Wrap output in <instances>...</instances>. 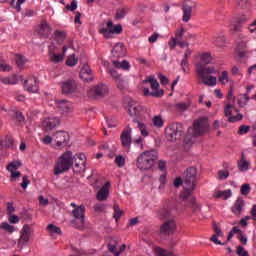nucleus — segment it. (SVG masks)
Instances as JSON below:
<instances>
[{"instance_id": "37", "label": "nucleus", "mask_w": 256, "mask_h": 256, "mask_svg": "<svg viewBox=\"0 0 256 256\" xmlns=\"http://www.w3.org/2000/svg\"><path fill=\"white\" fill-rule=\"evenodd\" d=\"M18 81L19 79L15 75L9 77H0V82H2L3 85H17Z\"/></svg>"}, {"instance_id": "41", "label": "nucleus", "mask_w": 256, "mask_h": 256, "mask_svg": "<svg viewBox=\"0 0 256 256\" xmlns=\"http://www.w3.org/2000/svg\"><path fill=\"white\" fill-rule=\"evenodd\" d=\"M232 192L231 190H224V191H218L215 193V197L216 199H221V197H223V199L227 200L229 199V197H231Z\"/></svg>"}, {"instance_id": "2", "label": "nucleus", "mask_w": 256, "mask_h": 256, "mask_svg": "<svg viewBox=\"0 0 256 256\" xmlns=\"http://www.w3.org/2000/svg\"><path fill=\"white\" fill-rule=\"evenodd\" d=\"M75 163V157L73 156V152L68 150L64 152L60 157H58L56 164L54 166V175H63V173H67Z\"/></svg>"}, {"instance_id": "50", "label": "nucleus", "mask_w": 256, "mask_h": 256, "mask_svg": "<svg viewBox=\"0 0 256 256\" xmlns=\"http://www.w3.org/2000/svg\"><path fill=\"white\" fill-rule=\"evenodd\" d=\"M233 107H235V103H229L225 106L224 108V115L226 117H231L232 113H233Z\"/></svg>"}, {"instance_id": "38", "label": "nucleus", "mask_w": 256, "mask_h": 256, "mask_svg": "<svg viewBox=\"0 0 256 256\" xmlns=\"http://www.w3.org/2000/svg\"><path fill=\"white\" fill-rule=\"evenodd\" d=\"M245 49H247V43L246 42L241 41L237 44L236 51H237L238 56L240 58L246 57L247 51Z\"/></svg>"}, {"instance_id": "47", "label": "nucleus", "mask_w": 256, "mask_h": 256, "mask_svg": "<svg viewBox=\"0 0 256 256\" xmlns=\"http://www.w3.org/2000/svg\"><path fill=\"white\" fill-rule=\"evenodd\" d=\"M249 165V161L241 159L238 162V169H240V171H249Z\"/></svg>"}, {"instance_id": "58", "label": "nucleus", "mask_w": 256, "mask_h": 256, "mask_svg": "<svg viewBox=\"0 0 256 256\" xmlns=\"http://www.w3.org/2000/svg\"><path fill=\"white\" fill-rule=\"evenodd\" d=\"M243 120V114L238 113L235 116H230L228 118L229 123H237V121H242Z\"/></svg>"}, {"instance_id": "14", "label": "nucleus", "mask_w": 256, "mask_h": 256, "mask_svg": "<svg viewBox=\"0 0 256 256\" xmlns=\"http://www.w3.org/2000/svg\"><path fill=\"white\" fill-rule=\"evenodd\" d=\"M244 23H247V17L245 16L233 18L230 21V33H232V35H235V33L241 32Z\"/></svg>"}, {"instance_id": "43", "label": "nucleus", "mask_w": 256, "mask_h": 256, "mask_svg": "<svg viewBox=\"0 0 256 256\" xmlns=\"http://www.w3.org/2000/svg\"><path fill=\"white\" fill-rule=\"evenodd\" d=\"M152 121H153L154 127H157L158 129H161V127L165 125V122L163 121V117L161 115L154 116Z\"/></svg>"}, {"instance_id": "48", "label": "nucleus", "mask_w": 256, "mask_h": 256, "mask_svg": "<svg viewBox=\"0 0 256 256\" xmlns=\"http://www.w3.org/2000/svg\"><path fill=\"white\" fill-rule=\"evenodd\" d=\"M155 253L157 256H173V253L161 248V247H156L155 248Z\"/></svg>"}, {"instance_id": "18", "label": "nucleus", "mask_w": 256, "mask_h": 256, "mask_svg": "<svg viewBox=\"0 0 256 256\" xmlns=\"http://www.w3.org/2000/svg\"><path fill=\"white\" fill-rule=\"evenodd\" d=\"M175 231H177V223L173 219L165 221L160 226V235H173Z\"/></svg>"}, {"instance_id": "44", "label": "nucleus", "mask_w": 256, "mask_h": 256, "mask_svg": "<svg viewBox=\"0 0 256 256\" xmlns=\"http://www.w3.org/2000/svg\"><path fill=\"white\" fill-rule=\"evenodd\" d=\"M77 63H79V59L75 57V54L68 56V58L66 60V65L68 67H75V65H77Z\"/></svg>"}, {"instance_id": "51", "label": "nucleus", "mask_w": 256, "mask_h": 256, "mask_svg": "<svg viewBox=\"0 0 256 256\" xmlns=\"http://www.w3.org/2000/svg\"><path fill=\"white\" fill-rule=\"evenodd\" d=\"M107 71H108L109 75H111V77L115 81H119V79H121V74H119V72H117V70H115L113 68H108Z\"/></svg>"}, {"instance_id": "34", "label": "nucleus", "mask_w": 256, "mask_h": 256, "mask_svg": "<svg viewBox=\"0 0 256 256\" xmlns=\"http://www.w3.org/2000/svg\"><path fill=\"white\" fill-rule=\"evenodd\" d=\"M213 61V58L211 57L210 53H202L200 55V62L196 63V65H201L202 67H205L206 65H209Z\"/></svg>"}, {"instance_id": "59", "label": "nucleus", "mask_w": 256, "mask_h": 256, "mask_svg": "<svg viewBox=\"0 0 256 256\" xmlns=\"http://www.w3.org/2000/svg\"><path fill=\"white\" fill-rule=\"evenodd\" d=\"M251 192V186L249 184H243L240 188L241 195H249Z\"/></svg>"}, {"instance_id": "35", "label": "nucleus", "mask_w": 256, "mask_h": 256, "mask_svg": "<svg viewBox=\"0 0 256 256\" xmlns=\"http://www.w3.org/2000/svg\"><path fill=\"white\" fill-rule=\"evenodd\" d=\"M65 39H67V32L61 30L54 31V41L59 45H61Z\"/></svg>"}, {"instance_id": "12", "label": "nucleus", "mask_w": 256, "mask_h": 256, "mask_svg": "<svg viewBox=\"0 0 256 256\" xmlns=\"http://www.w3.org/2000/svg\"><path fill=\"white\" fill-rule=\"evenodd\" d=\"M197 184V168L190 167L184 173L183 185L186 187H195Z\"/></svg>"}, {"instance_id": "49", "label": "nucleus", "mask_w": 256, "mask_h": 256, "mask_svg": "<svg viewBox=\"0 0 256 256\" xmlns=\"http://www.w3.org/2000/svg\"><path fill=\"white\" fill-rule=\"evenodd\" d=\"M25 1H27V0H17V2H16V0H12L10 5H11V7H14V9H16V11L19 13V12H21V5H23V3H25Z\"/></svg>"}, {"instance_id": "20", "label": "nucleus", "mask_w": 256, "mask_h": 256, "mask_svg": "<svg viewBox=\"0 0 256 256\" xmlns=\"http://www.w3.org/2000/svg\"><path fill=\"white\" fill-rule=\"evenodd\" d=\"M120 141L124 149H131V143H133V139L131 138V128H126L122 131Z\"/></svg>"}, {"instance_id": "21", "label": "nucleus", "mask_w": 256, "mask_h": 256, "mask_svg": "<svg viewBox=\"0 0 256 256\" xmlns=\"http://www.w3.org/2000/svg\"><path fill=\"white\" fill-rule=\"evenodd\" d=\"M61 125V120L57 117H49L44 119L42 122V127L45 129V131H53V129H57Z\"/></svg>"}, {"instance_id": "19", "label": "nucleus", "mask_w": 256, "mask_h": 256, "mask_svg": "<svg viewBox=\"0 0 256 256\" xmlns=\"http://www.w3.org/2000/svg\"><path fill=\"white\" fill-rule=\"evenodd\" d=\"M108 92V88L104 84L96 85L88 91L89 97L92 99H99L104 97L105 94Z\"/></svg>"}, {"instance_id": "56", "label": "nucleus", "mask_w": 256, "mask_h": 256, "mask_svg": "<svg viewBox=\"0 0 256 256\" xmlns=\"http://www.w3.org/2000/svg\"><path fill=\"white\" fill-rule=\"evenodd\" d=\"M251 131V126L241 125L238 130V135H247Z\"/></svg>"}, {"instance_id": "29", "label": "nucleus", "mask_w": 256, "mask_h": 256, "mask_svg": "<svg viewBox=\"0 0 256 256\" xmlns=\"http://www.w3.org/2000/svg\"><path fill=\"white\" fill-rule=\"evenodd\" d=\"M112 65L116 69H122V71H129V69H131V64L127 60H122V61L113 60Z\"/></svg>"}, {"instance_id": "16", "label": "nucleus", "mask_w": 256, "mask_h": 256, "mask_svg": "<svg viewBox=\"0 0 256 256\" xmlns=\"http://www.w3.org/2000/svg\"><path fill=\"white\" fill-rule=\"evenodd\" d=\"M53 140L56 143V147L63 148L69 145V133L65 131H57L53 135Z\"/></svg>"}, {"instance_id": "4", "label": "nucleus", "mask_w": 256, "mask_h": 256, "mask_svg": "<svg viewBox=\"0 0 256 256\" xmlns=\"http://www.w3.org/2000/svg\"><path fill=\"white\" fill-rule=\"evenodd\" d=\"M155 161H157V152L154 150L146 151L138 156L136 167H138L140 171H149V169L155 165Z\"/></svg>"}, {"instance_id": "64", "label": "nucleus", "mask_w": 256, "mask_h": 256, "mask_svg": "<svg viewBox=\"0 0 256 256\" xmlns=\"http://www.w3.org/2000/svg\"><path fill=\"white\" fill-rule=\"evenodd\" d=\"M215 45L217 47H225V36H219L215 40Z\"/></svg>"}, {"instance_id": "46", "label": "nucleus", "mask_w": 256, "mask_h": 256, "mask_svg": "<svg viewBox=\"0 0 256 256\" xmlns=\"http://www.w3.org/2000/svg\"><path fill=\"white\" fill-rule=\"evenodd\" d=\"M21 167V162L19 161H14L8 164L7 166V170L10 173H13V171H17V169H19Z\"/></svg>"}, {"instance_id": "57", "label": "nucleus", "mask_w": 256, "mask_h": 256, "mask_svg": "<svg viewBox=\"0 0 256 256\" xmlns=\"http://www.w3.org/2000/svg\"><path fill=\"white\" fill-rule=\"evenodd\" d=\"M239 234L241 233V229H239L238 227H233L229 234H228V238H227V242H229L231 239H233V237L235 236V234Z\"/></svg>"}, {"instance_id": "36", "label": "nucleus", "mask_w": 256, "mask_h": 256, "mask_svg": "<svg viewBox=\"0 0 256 256\" xmlns=\"http://www.w3.org/2000/svg\"><path fill=\"white\" fill-rule=\"evenodd\" d=\"M49 58L51 63H61L65 59V55L57 54L52 50H49Z\"/></svg>"}, {"instance_id": "28", "label": "nucleus", "mask_w": 256, "mask_h": 256, "mask_svg": "<svg viewBox=\"0 0 256 256\" xmlns=\"http://www.w3.org/2000/svg\"><path fill=\"white\" fill-rule=\"evenodd\" d=\"M125 249H127V246L125 244H123L122 246H120V249L117 251V243L116 242H110L108 244V250L110 251V253L113 256H119L121 255V253H123V251H125Z\"/></svg>"}, {"instance_id": "1", "label": "nucleus", "mask_w": 256, "mask_h": 256, "mask_svg": "<svg viewBox=\"0 0 256 256\" xmlns=\"http://www.w3.org/2000/svg\"><path fill=\"white\" fill-rule=\"evenodd\" d=\"M128 113L130 117H133V123H137V127L140 129L141 135H143V137H148L149 132L147 131V126L145 123L141 122L145 118V110H143V106L139 103H129Z\"/></svg>"}, {"instance_id": "24", "label": "nucleus", "mask_w": 256, "mask_h": 256, "mask_svg": "<svg viewBox=\"0 0 256 256\" xmlns=\"http://www.w3.org/2000/svg\"><path fill=\"white\" fill-rule=\"evenodd\" d=\"M80 79L86 83L93 81V71L87 64H84L80 70Z\"/></svg>"}, {"instance_id": "39", "label": "nucleus", "mask_w": 256, "mask_h": 256, "mask_svg": "<svg viewBox=\"0 0 256 256\" xmlns=\"http://www.w3.org/2000/svg\"><path fill=\"white\" fill-rule=\"evenodd\" d=\"M15 63L19 69H23L25 67V63H27V58L23 55L17 54L15 56Z\"/></svg>"}, {"instance_id": "52", "label": "nucleus", "mask_w": 256, "mask_h": 256, "mask_svg": "<svg viewBox=\"0 0 256 256\" xmlns=\"http://www.w3.org/2000/svg\"><path fill=\"white\" fill-rule=\"evenodd\" d=\"M0 227H1V229H4V231H6L7 233H14L15 232V226L10 225L7 222L2 223V225Z\"/></svg>"}, {"instance_id": "31", "label": "nucleus", "mask_w": 256, "mask_h": 256, "mask_svg": "<svg viewBox=\"0 0 256 256\" xmlns=\"http://www.w3.org/2000/svg\"><path fill=\"white\" fill-rule=\"evenodd\" d=\"M172 107L176 113H185V111H187L189 109V107H191V103L179 102V103L174 104Z\"/></svg>"}, {"instance_id": "40", "label": "nucleus", "mask_w": 256, "mask_h": 256, "mask_svg": "<svg viewBox=\"0 0 256 256\" xmlns=\"http://www.w3.org/2000/svg\"><path fill=\"white\" fill-rule=\"evenodd\" d=\"M130 9L129 8H118L116 10V15L115 19L120 20V19H125V15L129 13Z\"/></svg>"}, {"instance_id": "27", "label": "nucleus", "mask_w": 256, "mask_h": 256, "mask_svg": "<svg viewBox=\"0 0 256 256\" xmlns=\"http://www.w3.org/2000/svg\"><path fill=\"white\" fill-rule=\"evenodd\" d=\"M193 53V50L191 48H187L184 57L180 63V67L184 73H189V57H191V54Z\"/></svg>"}, {"instance_id": "30", "label": "nucleus", "mask_w": 256, "mask_h": 256, "mask_svg": "<svg viewBox=\"0 0 256 256\" xmlns=\"http://www.w3.org/2000/svg\"><path fill=\"white\" fill-rule=\"evenodd\" d=\"M57 105L61 109L62 113H71L73 106L67 100H58Z\"/></svg>"}, {"instance_id": "17", "label": "nucleus", "mask_w": 256, "mask_h": 256, "mask_svg": "<svg viewBox=\"0 0 256 256\" xmlns=\"http://www.w3.org/2000/svg\"><path fill=\"white\" fill-rule=\"evenodd\" d=\"M24 87L28 93H39V79L35 76H29L24 81Z\"/></svg>"}, {"instance_id": "25", "label": "nucleus", "mask_w": 256, "mask_h": 256, "mask_svg": "<svg viewBox=\"0 0 256 256\" xmlns=\"http://www.w3.org/2000/svg\"><path fill=\"white\" fill-rule=\"evenodd\" d=\"M110 182H106L96 194L97 201H107L109 199Z\"/></svg>"}, {"instance_id": "7", "label": "nucleus", "mask_w": 256, "mask_h": 256, "mask_svg": "<svg viewBox=\"0 0 256 256\" xmlns=\"http://www.w3.org/2000/svg\"><path fill=\"white\" fill-rule=\"evenodd\" d=\"M179 203L176 200H166L163 207L157 211V217L162 221L169 219L173 213H177Z\"/></svg>"}, {"instance_id": "32", "label": "nucleus", "mask_w": 256, "mask_h": 256, "mask_svg": "<svg viewBox=\"0 0 256 256\" xmlns=\"http://www.w3.org/2000/svg\"><path fill=\"white\" fill-rule=\"evenodd\" d=\"M193 191H195V186L188 187L184 185V190L180 193V199L182 201H187L189 197H191Z\"/></svg>"}, {"instance_id": "8", "label": "nucleus", "mask_w": 256, "mask_h": 256, "mask_svg": "<svg viewBox=\"0 0 256 256\" xmlns=\"http://www.w3.org/2000/svg\"><path fill=\"white\" fill-rule=\"evenodd\" d=\"M99 33L105 37V39H113V35H121L123 33V26L118 24L113 25V21L110 20L107 22L106 27H102L99 30Z\"/></svg>"}, {"instance_id": "26", "label": "nucleus", "mask_w": 256, "mask_h": 256, "mask_svg": "<svg viewBox=\"0 0 256 256\" xmlns=\"http://www.w3.org/2000/svg\"><path fill=\"white\" fill-rule=\"evenodd\" d=\"M245 208V200H243L241 197L237 198V200L234 202L231 211L233 215L236 217H239L241 213L243 212V209Z\"/></svg>"}, {"instance_id": "6", "label": "nucleus", "mask_w": 256, "mask_h": 256, "mask_svg": "<svg viewBox=\"0 0 256 256\" xmlns=\"http://www.w3.org/2000/svg\"><path fill=\"white\" fill-rule=\"evenodd\" d=\"M185 128L181 123H172L165 128V137L170 143H175L183 137Z\"/></svg>"}, {"instance_id": "11", "label": "nucleus", "mask_w": 256, "mask_h": 256, "mask_svg": "<svg viewBox=\"0 0 256 256\" xmlns=\"http://www.w3.org/2000/svg\"><path fill=\"white\" fill-rule=\"evenodd\" d=\"M197 9V2L193 0H185L182 4V21L184 23H189L191 21V17H193V11Z\"/></svg>"}, {"instance_id": "42", "label": "nucleus", "mask_w": 256, "mask_h": 256, "mask_svg": "<svg viewBox=\"0 0 256 256\" xmlns=\"http://www.w3.org/2000/svg\"><path fill=\"white\" fill-rule=\"evenodd\" d=\"M46 229L50 233V235H61L62 233L61 228L53 224H49Z\"/></svg>"}, {"instance_id": "33", "label": "nucleus", "mask_w": 256, "mask_h": 256, "mask_svg": "<svg viewBox=\"0 0 256 256\" xmlns=\"http://www.w3.org/2000/svg\"><path fill=\"white\" fill-rule=\"evenodd\" d=\"M51 31H53V29L49 27V24L47 22L41 23L39 34L42 37H45L47 39L49 35H51Z\"/></svg>"}, {"instance_id": "23", "label": "nucleus", "mask_w": 256, "mask_h": 256, "mask_svg": "<svg viewBox=\"0 0 256 256\" xmlns=\"http://www.w3.org/2000/svg\"><path fill=\"white\" fill-rule=\"evenodd\" d=\"M114 59H122L127 55V48L124 43H117L112 49Z\"/></svg>"}, {"instance_id": "60", "label": "nucleus", "mask_w": 256, "mask_h": 256, "mask_svg": "<svg viewBox=\"0 0 256 256\" xmlns=\"http://www.w3.org/2000/svg\"><path fill=\"white\" fill-rule=\"evenodd\" d=\"M93 209H94L95 213H103L106 209V206H105V204L97 203L94 205Z\"/></svg>"}, {"instance_id": "13", "label": "nucleus", "mask_w": 256, "mask_h": 256, "mask_svg": "<svg viewBox=\"0 0 256 256\" xmlns=\"http://www.w3.org/2000/svg\"><path fill=\"white\" fill-rule=\"evenodd\" d=\"M74 157V164L72 166L74 173H83L86 169L85 164L87 161L85 154H76Z\"/></svg>"}, {"instance_id": "61", "label": "nucleus", "mask_w": 256, "mask_h": 256, "mask_svg": "<svg viewBox=\"0 0 256 256\" xmlns=\"http://www.w3.org/2000/svg\"><path fill=\"white\" fill-rule=\"evenodd\" d=\"M114 162L118 167H125V158L121 155L116 156Z\"/></svg>"}, {"instance_id": "45", "label": "nucleus", "mask_w": 256, "mask_h": 256, "mask_svg": "<svg viewBox=\"0 0 256 256\" xmlns=\"http://www.w3.org/2000/svg\"><path fill=\"white\" fill-rule=\"evenodd\" d=\"M116 83L120 91H125V89L129 87V83L123 78H119L118 80H116Z\"/></svg>"}, {"instance_id": "22", "label": "nucleus", "mask_w": 256, "mask_h": 256, "mask_svg": "<svg viewBox=\"0 0 256 256\" xmlns=\"http://www.w3.org/2000/svg\"><path fill=\"white\" fill-rule=\"evenodd\" d=\"M61 89L63 95H71V93H75V91H77V82H75V80L62 82Z\"/></svg>"}, {"instance_id": "5", "label": "nucleus", "mask_w": 256, "mask_h": 256, "mask_svg": "<svg viewBox=\"0 0 256 256\" xmlns=\"http://www.w3.org/2000/svg\"><path fill=\"white\" fill-rule=\"evenodd\" d=\"M150 83L151 90L149 88H143V93L145 97H155L156 99H161L163 95H165V90L161 89V85L155 78V76H148L145 80H143V84L147 85Z\"/></svg>"}, {"instance_id": "55", "label": "nucleus", "mask_w": 256, "mask_h": 256, "mask_svg": "<svg viewBox=\"0 0 256 256\" xmlns=\"http://www.w3.org/2000/svg\"><path fill=\"white\" fill-rule=\"evenodd\" d=\"M184 35H185V28L181 27L180 29L175 31L174 39L181 41V39H183Z\"/></svg>"}, {"instance_id": "3", "label": "nucleus", "mask_w": 256, "mask_h": 256, "mask_svg": "<svg viewBox=\"0 0 256 256\" xmlns=\"http://www.w3.org/2000/svg\"><path fill=\"white\" fill-rule=\"evenodd\" d=\"M196 65V74L199 79H202V83L204 85H208L209 87H215L217 85V77L209 76L217 73L215 67L213 66H201V64Z\"/></svg>"}, {"instance_id": "63", "label": "nucleus", "mask_w": 256, "mask_h": 256, "mask_svg": "<svg viewBox=\"0 0 256 256\" xmlns=\"http://www.w3.org/2000/svg\"><path fill=\"white\" fill-rule=\"evenodd\" d=\"M236 254L238 256H249V252H247L243 246L237 247Z\"/></svg>"}, {"instance_id": "15", "label": "nucleus", "mask_w": 256, "mask_h": 256, "mask_svg": "<svg viewBox=\"0 0 256 256\" xmlns=\"http://www.w3.org/2000/svg\"><path fill=\"white\" fill-rule=\"evenodd\" d=\"M31 233H33V228L29 224H26L23 226V228L20 231V238L18 240V245H21V247H25L31 239Z\"/></svg>"}, {"instance_id": "54", "label": "nucleus", "mask_w": 256, "mask_h": 256, "mask_svg": "<svg viewBox=\"0 0 256 256\" xmlns=\"http://www.w3.org/2000/svg\"><path fill=\"white\" fill-rule=\"evenodd\" d=\"M123 216V212L121 210V208H119L118 205L114 206V219L115 221H119V219H121V217Z\"/></svg>"}, {"instance_id": "53", "label": "nucleus", "mask_w": 256, "mask_h": 256, "mask_svg": "<svg viewBox=\"0 0 256 256\" xmlns=\"http://www.w3.org/2000/svg\"><path fill=\"white\" fill-rule=\"evenodd\" d=\"M219 81L222 83V85H227V83H229V72L223 71L219 77Z\"/></svg>"}, {"instance_id": "9", "label": "nucleus", "mask_w": 256, "mask_h": 256, "mask_svg": "<svg viewBox=\"0 0 256 256\" xmlns=\"http://www.w3.org/2000/svg\"><path fill=\"white\" fill-rule=\"evenodd\" d=\"M74 220H71V225L74 229H81L85 225V206L80 205L72 210Z\"/></svg>"}, {"instance_id": "62", "label": "nucleus", "mask_w": 256, "mask_h": 256, "mask_svg": "<svg viewBox=\"0 0 256 256\" xmlns=\"http://www.w3.org/2000/svg\"><path fill=\"white\" fill-rule=\"evenodd\" d=\"M218 176L221 181H225L229 177V170H219Z\"/></svg>"}, {"instance_id": "10", "label": "nucleus", "mask_w": 256, "mask_h": 256, "mask_svg": "<svg viewBox=\"0 0 256 256\" xmlns=\"http://www.w3.org/2000/svg\"><path fill=\"white\" fill-rule=\"evenodd\" d=\"M188 131H192V137H201V135L209 131V124L207 120L199 118L194 121L193 129L189 128Z\"/></svg>"}]
</instances>
